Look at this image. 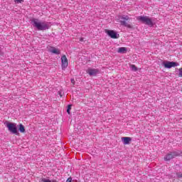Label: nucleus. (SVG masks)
Masks as SVG:
<instances>
[{
	"instance_id": "nucleus-1",
	"label": "nucleus",
	"mask_w": 182,
	"mask_h": 182,
	"mask_svg": "<svg viewBox=\"0 0 182 182\" xmlns=\"http://www.w3.org/2000/svg\"><path fill=\"white\" fill-rule=\"evenodd\" d=\"M31 24L33 28H36L37 31H46L49 29V22L47 21H40L38 18H33L31 20Z\"/></svg>"
},
{
	"instance_id": "nucleus-2",
	"label": "nucleus",
	"mask_w": 182,
	"mask_h": 182,
	"mask_svg": "<svg viewBox=\"0 0 182 182\" xmlns=\"http://www.w3.org/2000/svg\"><path fill=\"white\" fill-rule=\"evenodd\" d=\"M136 21H139V22H141L142 23H144L145 25H147L149 26V28H153L156 23L154 21H156V18H150L147 16H138L136 17Z\"/></svg>"
},
{
	"instance_id": "nucleus-3",
	"label": "nucleus",
	"mask_w": 182,
	"mask_h": 182,
	"mask_svg": "<svg viewBox=\"0 0 182 182\" xmlns=\"http://www.w3.org/2000/svg\"><path fill=\"white\" fill-rule=\"evenodd\" d=\"M119 22L122 26H125V28H129L132 29L133 26L129 22L132 21V18L127 15H121L119 16Z\"/></svg>"
},
{
	"instance_id": "nucleus-4",
	"label": "nucleus",
	"mask_w": 182,
	"mask_h": 182,
	"mask_svg": "<svg viewBox=\"0 0 182 182\" xmlns=\"http://www.w3.org/2000/svg\"><path fill=\"white\" fill-rule=\"evenodd\" d=\"M5 125L6 127H7L9 129V132L12 133V134H16V136L19 134V132H18V127H16V123L6 122Z\"/></svg>"
},
{
	"instance_id": "nucleus-5",
	"label": "nucleus",
	"mask_w": 182,
	"mask_h": 182,
	"mask_svg": "<svg viewBox=\"0 0 182 182\" xmlns=\"http://www.w3.org/2000/svg\"><path fill=\"white\" fill-rule=\"evenodd\" d=\"M105 32L112 39H119L120 38V35L113 30H106Z\"/></svg>"
},
{
	"instance_id": "nucleus-6",
	"label": "nucleus",
	"mask_w": 182,
	"mask_h": 182,
	"mask_svg": "<svg viewBox=\"0 0 182 182\" xmlns=\"http://www.w3.org/2000/svg\"><path fill=\"white\" fill-rule=\"evenodd\" d=\"M163 65L164 68L166 69H171V68H177L178 66V63L174 62V61H166L164 62Z\"/></svg>"
},
{
	"instance_id": "nucleus-7",
	"label": "nucleus",
	"mask_w": 182,
	"mask_h": 182,
	"mask_svg": "<svg viewBox=\"0 0 182 182\" xmlns=\"http://www.w3.org/2000/svg\"><path fill=\"white\" fill-rule=\"evenodd\" d=\"M178 154H179L177 151L170 152L164 156V160H165V161H170V160H173V159L177 157V156H178Z\"/></svg>"
},
{
	"instance_id": "nucleus-8",
	"label": "nucleus",
	"mask_w": 182,
	"mask_h": 182,
	"mask_svg": "<svg viewBox=\"0 0 182 182\" xmlns=\"http://www.w3.org/2000/svg\"><path fill=\"white\" fill-rule=\"evenodd\" d=\"M86 73L90 76H97L100 74V70L99 68H88Z\"/></svg>"
},
{
	"instance_id": "nucleus-9",
	"label": "nucleus",
	"mask_w": 182,
	"mask_h": 182,
	"mask_svg": "<svg viewBox=\"0 0 182 182\" xmlns=\"http://www.w3.org/2000/svg\"><path fill=\"white\" fill-rule=\"evenodd\" d=\"M61 68L63 70H65L66 69V68H68V58L66 57V55H63L61 57Z\"/></svg>"
},
{
	"instance_id": "nucleus-10",
	"label": "nucleus",
	"mask_w": 182,
	"mask_h": 182,
	"mask_svg": "<svg viewBox=\"0 0 182 182\" xmlns=\"http://www.w3.org/2000/svg\"><path fill=\"white\" fill-rule=\"evenodd\" d=\"M49 52H50V53H53L54 55H60V50L55 47H50Z\"/></svg>"
},
{
	"instance_id": "nucleus-11",
	"label": "nucleus",
	"mask_w": 182,
	"mask_h": 182,
	"mask_svg": "<svg viewBox=\"0 0 182 182\" xmlns=\"http://www.w3.org/2000/svg\"><path fill=\"white\" fill-rule=\"evenodd\" d=\"M122 141L123 142V144H130V142L132 141V138L129 136L122 137Z\"/></svg>"
},
{
	"instance_id": "nucleus-12",
	"label": "nucleus",
	"mask_w": 182,
	"mask_h": 182,
	"mask_svg": "<svg viewBox=\"0 0 182 182\" xmlns=\"http://www.w3.org/2000/svg\"><path fill=\"white\" fill-rule=\"evenodd\" d=\"M118 53H127V48L126 47H120L117 50Z\"/></svg>"
},
{
	"instance_id": "nucleus-13",
	"label": "nucleus",
	"mask_w": 182,
	"mask_h": 182,
	"mask_svg": "<svg viewBox=\"0 0 182 182\" xmlns=\"http://www.w3.org/2000/svg\"><path fill=\"white\" fill-rule=\"evenodd\" d=\"M18 130L21 133H25V127L22 124H20Z\"/></svg>"
},
{
	"instance_id": "nucleus-14",
	"label": "nucleus",
	"mask_w": 182,
	"mask_h": 182,
	"mask_svg": "<svg viewBox=\"0 0 182 182\" xmlns=\"http://www.w3.org/2000/svg\"><path fill=\"white\" fill-rule=\"evenodd\" d=\"M130 69L133 72H137V67H136V65H130Z\"/></svg>"
},
{
	"instance_id": "nucleus-15",
	"label": "nucleus",
	"mask_w": 182,
	"mask_h": 182,
	"mask_svg": "<svg viewBox=\"0 0 182 182\" xmlns=\"http://www.w3.org/2000/svg\"><path fill=\"white\" fill-rule=\"evenodd\" d=\"M72 109V105H68L67 113L70 114V110Z\"/></svg>"
},
{
	"instance_id": "nucleus-16",
	"label": "nucleus",
	"mask_w": 182,
	"mask_h": 182,
	"mask_svg": "<svg viewBox=\"0 0 182 182\" xmlns=\"http://www.w3.org/2000/svg\"><path fill=\"white\" fill-rule=\"evenodd\" d=\"M40 182H52V181L43 178L40 180Z\"/></svg>"
},
{
	"instance_id": "nucleus-17",
	"label": "nucleus",
	"mask_w": 182,
	"mask_h": 182,
	"mask_svg": "<svg viewBox=\"0 0 182 182\" xmlns=\"http://www.w3.org/2000/svg\"><path fill=\"white\" fill-rule=\"evenodd\" d=\"M178 76H179V77H182V68L179 69Z\"/></svg>"
},
{
	"instance_id": "nucleus-18",
	"label": "nucleus",
	"mask_w": 182,
	"mask_h": 182,
	"mask_svg": "<svg viewBox=\"0 0 182 182\" xmlns=\"http://www.w3.org/2000/svg\"><path fill=\"white\" fill-rule=\"evenodd\" d=\"M23 0H14V2H17L18 4H21Z\"/></svg>"
},
{
	"instance_id": "nucleus-19",
	"label": "nucleus",
	"mask_w": 182,
	"mask_h": 182,
	"mask_svg": "<svg viewBox=\"0 0 182 182\" xmlns=\"http://www.w3.org/2000/svg\"><path fill=\"white\" fill-rule=\"evenodd\" d=\"M177 177H178V178H182V173H177Z\"/></svg>"
},
{
	"instance_id": "nucleus-20",
	"label": "nucleus",
	"mask_w": 182,
	"mask_h": 182,
	"mask_svg": "<svg viewBox=\"0 0 182 182\" xmlns=\"http://www.w3.org/2000/svg\"><path fill=\"white\" fill-rule=\"evenodd\" d=\"M71 83H73V85H75V79H71Z\"/></svg>"
},
{
	"instance_id": "nucleus-21",
	"label": "nucleus",
	"mask_w": 182,
	"mask_h": 182,
	"mask_svg": "<svg viewBox=\"0 0 182 182\" xmlns=\"http://www.w3.org/2000/svg\"><path fill=\"white\" fill-rule=\"evenodd\" d=\"M2 55H4V53L0 50V55L2 56Z\"/></svg>"
},
{
	"instance_id": "nucleus-22",
	"label": "nucleus",
	"mask_w": 182,
	"mask_h": 182,
	"mask_svg": "<svg viewBox=\"0 0 182 182\" xmlns=\"http://www.w3.org/2000/svg\"><path fill=\"white\" fill-rule=\"evenodd\" d=\"M80 42H83V38H81L80 39Z\"/></svg>"
}]
</instances>
